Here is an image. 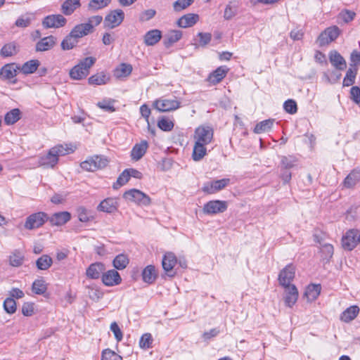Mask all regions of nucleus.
I'll list each match as a JSON object with an SVG mask.
<instances>
[{
  "label": "nucleus",
  "instance_id": "1",
  "mask_svg": "<svg viewBox=\"0 0 360 360\" xmlns=\"http://www.w3.org/2000/svg\"><path fill=\"white\" fill-rule=\"evenodd\" d=\"M96 61V58L91 56L81 60L77 65L70 70V78L75 80H82L86 78Z\"/></svg>",
  "mask_w": 360,
  "mask_h": 360
},
{
  "label": "nucleus",
  "instance_id": "2",
  "mask_svg": "<svg viewBox=\"0 0 360 360\" xmlns=\"http://www.w3.org/2000/svg\"><path fill=\"white\" fill-rule=\"evenodd\" d=\"M108 164V160L101 155H94L80 164L81 167L87 172H94L105 167Z\"/></svg>",
  "mask_w": 360,
  "mask_h": 360
},
{
  "label": "nucleus",
  "instance_id": "3",
  "mask_svg": "<svg viewBox=\"0 0 360 360\" xmlns=\"http://www.w3.org/2000/svg\"><path fill=\"white\" fill-rule=\"evenodd\" d=\"M213 139V130L210 127L200 126L195 130L193 139L194 143L207 145L211 143Z\"/></svg>",
  "mask_w": 360,
  "mask_h": 360
},
{
  "label": "nucleus",
  "instance_id": "4",
  "mask_svg": "<svg viewBox=\"0 0 360 360\" xmlns=\"http://www.w3.org/2000/svg\"><path fill=\"white\" fill-rule=\"evenodd\" d=\"M124 198L140 205L148 206L151 203V199L148 195L135 188L126 191Z\"/></svg>",
  "mask_w": 360,
  "mask_h": 360
},
{
  "label": "nucleus",
  "instance_id": "5",
  "mask_svg": "<svg viewBox=\"0 0 360 360\" xmlns=\"http://www.w3.org/2000/svg\"><path fill=\"white\" fill-rule=\"evenodd\" d=\"M153 106L160 112H168L178 109L180 107V102L176 99L161 98L154 101Z\"/></svg>",
  "mask_w": 360,
  "mask_h": 360
},
{
  "label": "nucleus",
  "instance_id": "6",
  "mask_svg": "<svg viewBox=\"0 0 360 360\" xmlns=\"http://www.w3.org/2000/svg\"><path fill=\"white\" fill-rule=\"evenodd\" d=\"M46 221H48V216L46 213L42 212L34 213L26 219L25 228L28 230L37 229L41 226Z\"/></svg>",
  "mask_w": 360,
  "mask_h": 360
},
{
  "label": "nucleus",
  "instance_id": "7",
  "mask_svg": "<svg viewBox=\"0 0 360 360\" xmlns=\"http://www.w3.org/2000/svg\"><path fill=\"white\" fill-rule=\"evenodd\" d=\"M340 34V29L337 26L328 27L321 33L317 39V43L320 46L328 44L336 39Z\"/></svg>",
  "mask_w": 360,
  "mask_h": 360
},
{
  "label": "nucleus",
  "instance_id": "8",
  "mask_svg": "<svg viewBox=\"0 0 360 360\" xmlns=\"http://www.w3.org/2000/svg\"><path fill=\"white\" fill-rule=\"evenodd\" d=\"M124 13L121 9L110 11L104 19V27L113 29L120 25L123 21Z\"/></svg>",
  "mask_w": 360,
  "mask_h": 360
},
{
  "label": "nucleus",
  "instance_id": "9",
  "mask_svg": "<svg viewBox=\"0 0 360 360\" xmlns=\"http://www.w3.org/2000/svg\"><path fill=\"white\" fill-rule=\"evenodd\" d=\"M67 23V19L62 14H53L46 16L42 21L44 28H60Z\"/></svg>",
  "mask_w": 360,
  "mask_h": 360
},
{
  "label": "nucleus",
  "instance_id": "10",
  "mask_svg": "<svg viewBox=\"0 0 360 360\" xmlns=\"http://www.w3.org/2000/svg\"><path fill=\"white\" fill-rule=\"evenodd\" d=\"M295 276V267L292 264H288L283 268L278 274V282L283 287L291 285Z\"/></svg>",
  "mask_w": 360,
  "mask_h": 360
},
{
  "label": "nucleus",
  "instance_id": "11",
  "mask_svg": "<svg viewBox=\"0 0 360 360\" xmlns=\"http://www.w3.org/2000/svg\"><path fill=\"white\" fill-rule=\"evenodd\" d=\"M227 209V202L222 200H210L205 204L203 212L207 214L222 213Z\"/></svg>",
  "mask_w": 360,
  "mask_h": 360
},
{
  "label": "nucleus",
  "instance_id": "12",
  "mask_svg": "<svg viewBox=\"0 0 360 360\" xmlns=\"http://www.w3.org/2000/svg\"><path fill=\"white\" fill-rule=\"evenodd\" d=\"M230 184V179L224 178L219 180H214L210 183L205 184L202 187V191L208 194H213L218 192Z\"/></svg>",
  "mask_w": 360,
  "mask_h": 360
},
{
  "label": "nucleus",
  "instance_id": "13",
  "mask_svg": "<svg viewBox=\"0 0 360 360\" xmlns=\"http://www.w3.org/2000/svg\"><path fill=\"white\" fill-rule=\"evenodd\" d=\"M358 237V230L351 229L346 232L342 238V248L346 250H353L356 245Z\"/></svg>",
  "mask_w": 360,
  "mask_h": 360
},
{
  "label": "nucleus",
  "instance_id": "14",
  "mask_svg": "<svg viewBox=\"0 0 360 360\" xmlns=\"http://www.w3.org/2000/svg\"><path fill=\"white\" fill-rule=\"evenodd\" d=\"M18 70H20V66L15 63H9L4 65L0 70V77L3 79H13L12 83L15 84L16 79H15L17 75Z\"/></svg>",
  "mask_w": 360,
  "mask_h": 360
},
{
  "label": "nucleus",
  "instance_id": "15",
  "mask_svg": "<svg viewBox=\"0 0 360 360\" xmlns=\"http://www.w3.org/2000/svg\"><path fill=\"white\" fill-rule=\"evenodd\" d=\"M102 281L106 286H115L121 283L122 278L115 269H110L103 272Z\"/></svg>",
  "mask_w": 360,
  "mask_h": 360
},
{
  "label": "nucleus",
  "instance_id": "16",
  "mask_svg": "<svg viewBox=\"0 0 360 360\" xmlns=\"http://www.w3.org/2000/svg\"><path fill=\"white\" fill-rule=\"evenodd\" d=\"M71 219V214L69 212L63 211L53 214L48 217V221L51 226H63L69 221Z\"/></svg>",
  "mask_w": 360,
  "mask_h": 360
},
{
  "label": "nucleus",
  "instance_id": "17",
  "mask_svg": "<svg viewBox=\"0 0 360 360\" xmlns=\"http://www.w3.org/2000/svg\"><path fill=\"white\" fill-rule=\"evenodd\" d=\"M56 44V38L50 35L41 39L35 46V51L42 52L51 50Z\"/></svg>",
  "mask_w": 360,
  "mask_h": 360
},
{
  "label": "nucleus",
  "instance_id": "18",
  "mask_svg": "<svg viewBox=\"0 0 360 360\" xmlns=\"http://www.w3.org/2000/svg\"><path fill=\"white\" fill-rule=\"evenodd\" d=\"M285 288V303L289 307H292L297 300L298 290L295 285L283 287Z\"/></svg>",
  "mask_w": 360,
  "mask_h": 360
},
{
  "label": "nucleus",
  "instance_id": "19",
  "mask_svg": "<svg viewBox=\"0 0 360 360\" xmlns=\"http://www.w3.org/2000/svg\"><path fill=\"white\" fill-rule=\"evenodd\" d=\"M81 6V0H65L61 5L60 11L65 15H71Z\"/></svg>",
  "mask_w": 360,
  "mask_h": 360
},
{
  "label": "nucleus",
  "instance_id": "20",
  "mask_svg": "<svg viewBox=\"0 0 360 360\" xmlns=\"http://www.w3.org/2000/svg\"><path fill=\"white\" fill-rule=\"evenodd\" d=\"M148 148V143L145 140L135 144L131 151V159L135 161H138L141 159L142 157L146 154Z\"/></svg>",
  "mask_w": 360,
  "mask_h": 360
},
{
  "label": "nucleus",
  "instance_id": "21",
  "mask_svg": "<svg viewBox=\"0 0 360 360\" xmlns=\"http://www.w3.org/2000/svg\"><path fill=\"white\" fill-rule=\"evenodd\" d=\"M117 201L115 198H108L100 202L97 210L101 212L112 213L117 210Z\"/></svg>",
  "mask_w": 360,
  "mask_h": 360
},
{
  "label": "nucleus",
  "instance_id": "22",
  "mask_svg": "<svg viewBox=\"0 0 360 360\" xmlns=\"http://www.w3.org/2000/svg\"><path fill=\"white\" fill-rule=\"evenodd\" d=\"M91 25L80 23L74 26L70 33L79 41V39L91 34Z\"/></svg>",
  "mask_w": 360,
  "mask_h": 360
},
{
  "label": "nucleus",
  "instance_id": "23",
  "mask_svg": "<svg viewBox=\"0 0 360 360\" xmlns=\"http://www.w3.org/2000/svg\"><path fill=\"white\" fill-rule=\"evenodd\" d=\"M199 20V15L195 13H188L181 16L177 21V25L182 28L190 27Z\"/></svg>",
  "mask_w": 360,
  "mask_h": 360
},
{
  "label": "nucleus",
  "instance_id": "24",
  "mask_svg": "<svg viewBox=\"0 0 360 360\" xmlns=\"http://www.w3.org/2000/svg\"><path fill=\"white\" fill-rule=\"evenodd\" d=\"M105 271V265L101 262L91 264L86 269V274L87 277L91 279H97L101 274H103Z\"/></svg>",
  "mask_w": 360,
  "mask_h": 360
},
{
  "label": "nucleus",
  "instance_id": "25",
  "mask_svg": "<svg viewBox=\"0 0 360 360\" xmlns=\"http://www.w3.org/2000/svg\"><path fill=\"white\" fill-rule=\"evenodd\" d=\"M229 68L226 66H220L217 68L214 72H212L209 77L208 80L213 84L219 83L226 75Z\"/></svg>",
  "mask_w": 360,
  "mask_h": 360
},
{
  "label": "nucleus",
  "instance_id": "26",
  "mask_svg": "<svg viewBox=\"0 0 360 360\" xmlns=\"http://www.w3.org/2000/svg\"><path fill=\"white\" fill-rule=\"evenodd\" d=\"M162 38V32L160 30L154 29L147 32L144 35V43L146 46H154Z\"/></svg>",
  "mask_w": 360,
  "mask_h": 360
},
{
  "label": "nucleus",
  "instance_id": "27",
  "mask_svg": "<svg viewBox=\"0 0 360 360\" xmlns=\"http://www.w3.org/2000/svg\"><path fill=\"white\" fill-rule=\"evenodd\" d=\"M110 76L104 72H98L91 75L89 79V84L91 85H104L109 82Z\"/></svg>",
  "mask_w": 360,
  "mask_h": 360
},
{
  "label": "nucleus",
  "instance_id": "28",
  "mask_svg": "<svg viewBox=\"0 0 360 360\" xmlns=\"http://www.w3.org/2000/svg\"><path fill=\"white\" fill-rule=\"evenodd\" d=\"M331 64L338 70H344L346 68V61L344 58L336 51H331L329 54Z\"/></svg>",
  "mask_w": 360,
  "mask_h": 360
},
{
  "label": "nucleus",
  "instance_id": "29",
  "mask_svg": "<svg viewBox=\"0 0 360 360\" xmlns=\"http://www.w3.org/2000/svg\"><path fill=\"white\" fill-rule=\"evenodd\" d=\"M176 264V258L172 252L166 253L162 259V265L164 270L167 272H171Z\"/></svg>",
  "mask_w": 360,
  "mask_h": 360
},
{
  "label": "nucleus",
  "instance_id": "30",
  "mask_svg": "<svg viewBox=\"0 0 360 360\" xmlns=\"http://www.w3.org/2000/svg\"><path fill=\"white\" fill-rule=\"evenodd\" d=\"M321 287L320 284H310L307 286L304 296L309 302L314 301L320 295Z\"/></svg>",
  "mask_w": 360,
  "mask_h": 360
},
{
  "label": "nucleus",
  "instance_id": "31",
  "mask_svg": "<svg viewBox=\"0 0 360 360\" xmlns=\"http://www.w3.org/2000/svg\"><path fill=\"white\" fill-rule=\"evenodd\" d=\"M359 312V308L356 305H353L345 309L341 314V321L348 323L354 320Z\"/></svg>",
  "mask_w": 360,
  "mask_h": 360
},
{
  "label": "nucleus",
  "instance_id": "32",
  "mask_svg": "<svg viewBox=\"0 0 360 360\" xmlns=\"http://www.w3.org/2000/svg\"><path fill=\"white\" fill-rule=\"evenodd\" d=\"M58 162V158L56 157L53 153H51V149L49 150V153L40 158L39 164L45 167L53 168Z\"/></svg>",
  "mask_w": 360,
  "mask_h": 360
},
{
  "label": "nucleus",
  "instance_id": "33",
  "mask_svg": "<svg viewBox=\"0 0 360 360\" xmlns=\"http://www.w3.org/2000/svg\"><path fill=\"white\" fill-rule=\"evenodd\" d=\"M143 280L145 283L151 284L157 278L155 268L153 265L147 266L142 271Z\"/></svg>",
  "mask_w": 360,
  "mask_h": 360
},
{
  "label": "nucleus",
  "instance_id": "34",
  "mask_svg": "<svg viewBox=\"0 0 360 360\" xmlns=\"http://www.w3.org/2000/svg\"><path fill=\"white\" fill-rule=\"evenodd\" d=\"M182 37V32L180 30H171L165 36L164 44L166 47L171 46L173 44L177 42Z\"/></svg>",
  "mask_w": 360,
  "mask_h": 360
},
{
  "label": "nucleus",
  "instance_id": "35",
  "mask_svg": "<svg viewBox=\"0 0 360 360\" xmlns=\"http://www.w3.org/2000/svg\"><path fill=\"white\" fill-rule=\"evenodd\" d=\"M360 181V172L357 170L352 171L345 179L344 186L346 188L354 186Z\"/></svg>",
  "mask_w": 360,
  "mask_h": 360
},
{
  "label": "nucleus",
  "instance_id": "36",
  "mask_svg": "<svg viewBox=\"0 0 360 360\" xmlns=\"http://www.w3.org/2000/svg\"><path fill=\"white\" fill-rule=\"evenodd\" d=\"M39 65L40 63L38 60H30L20 67V70L25 75L32 74L37 70Z\"/></svg>",
  "mask_w": 360,
  "mask_h": 360
},
{
  "label": "nucleus",
  "instance_id": "37",
  "mask_svg": "<svg viewBox=\"0 0 360 360\" xmlns=\"http://www.w3.org/2000/svg\"><path fill=\"white\" fill-rule=\"evenodd\" d=\"M206 145L194 143L192 158L195 161L201 160L207 155Z\"/></svg>",
  "mask_w": 360,
  "mask_h": 360
},
{
  "label": "nucleus",
  "instance_id": "38",
  "mask_svg": "<svg viewBox=\"0 0 360 360\" xmlns=\"http://www.w3.org/2000/svg\"><path fill=\"white\" fill-rule=\"evenodd\" d=\"M274 121V119H268L257 123L254 128V132L261 134L269 131L272 128Z\"/></svg>",
  "mask_w": 360,
  "mask_h": 360
},
{
  "label": "nucleus",
  "instance_id": "39",
  "mask_svg": "<svg viewBox=\"0 0 360 360\" xmlns=\"http://www.w3.org/2000/svg\"><path fill=\"white\" fill-rule=\"evenodd\" d=\"M20 119V111L18 108H14L8 112L4 117V122L7 125H11Z\"/></svg>",
  "mask_w": 360,
  "mask_h": 360
},
{
  "label": "nucleus",
  "instance_id": "40",
  "mask_svg": "<svg viewBox=\"0 0 360 360\" xmlns=\"http://www.w3.org/2000/svg\"><path fill=\"white\" fill-rule=\"evenodd\" d=\"M18 52V47L15 42L5 44L1 49V55L3 57H10Z\"/></svg>",
  "mask_w": 360,
  "mask_h": 360
},
{
  "label": "nucleus",
  "instance_id": "41",
  "mask_svg": "<svg viewBox=\"0 0 360 360\" xmlns=\"http://www.w3.org/2000/svg\"><path fill=\"white\" fill-rule=\"evenodd\" d=\"M129 262L127 255L120 254L113 259V266L117 270H122L127 267Z\"/></svg>",
  "mask_w": 360,
  "mask_h": 360
},
{
  "label": "nucleus",
  "instance_id": "42",
  "mask_svg": "<svg viewBox=\"0 0 360 360\" xmlns=\"http://www.w3.org/2000/svg\"><path fill=\"white\" fill-rule=\"evenodd\" d=\"M112 0H90L88 3V10L96 11L107 7Z\"/></svg>",
  "mask_w": 360,
  "mask_h": 360
},
{
  "label": "nucleus",
  "instance_id": "43",
  "mask_svg": "<svg viewBox=\"0 0 360 360\" xmlns=\"http://www.w3.org/2000/svg\"><path fill=\"white\" fill-rule=\"evenodd\" d=\"M79 41L69 33L61 41L60 46L63 51H69L75 48Z\"/></svg>",
  "mask_w": 360,
  "mask_h": 360
},
{
  "label": "nucleus",
  "instance_id": "44",
  "mask_svg": "<svg viewBox=\"0 0 360 360\" xmlns=\"http://www.w3.org/2000/svg\"><path fill=\"white\" fill-rule=\"evenodd\" d=\"M132 66L130 64L122 63L115 70V76L120 77H125L131 74Z\"/></svg>",
  "mask_w": 360,
  "mask_h": 360
},
{
  "label": "nucleus",
  "instance_id": "45",
  "mask_svg": "<svg viewBox=\"0 0 360 360\" xmlns=\"http://www.w3.org/2000/svg\"><path fill=\"white\" fill-rule=\"evenodd\" d=\"M24 261V255L18 250H15L9 257V263L12 266L18 267Z\"/></svg>",
  "mask_w": 360,
  "mask_h": 360
},
{
  "label": "nucleus",
  "instance_id": "46",
  "mask_svg": "<svg viewBox=\"0 0 360 360\" xmlns=\"http://www.w3.org/2000/svg\"><path fill=\"white\" fill-rule=\"evenodd\" d=\"M53 260L51 257L47 255H43L37 261L36 265L39 270H46L52 264Z\"/></svg>",
  "mask_w": 360,
  "mask_h": 360
},
{
  "label": "nucleus",
  "instance_id": "47",
  "mask_svg": "<svg viewBox=\"0 0 360 360\" xmlns=\"http://www.w3.org/2000/svg\"><path fill=\"white\" fill-rule=\"evenodd\" d=\"M357 74V68H349L347 72L346 75L343 79V86H352L355 81V78Z\"/></svg>",
  "mask_w": 360,
  "mask_h": 360
},
{
  "label": "nucleus",
  "instance_id": "48",
  "mask_svg": "<svg viewBox=\"0 0 360 360\" xmlns=\"http://www.w3.org/2000/svg\"><path fill=\"white\" fill-rule=\"evenodd\" d=\"M32 290L37 295H43L46 291L47 286L43 279H38L33 282Z\"/></svg>",
  "mask_w": 360,
  "mask_h": 360
},
{
  "label": "nucleus",
  "instance_id": "49",
  "mask_svg": "<svg viewBox=\"0 0 360 360\" xmlns=\"http://www.w3.org/2000/svg\"><path fill=\"white\" fill-rule=\"evenodd\" d=\"M297 162V159L292 155L282 156L281 160V167L284 169H290L293 167Z\"/></svg>",
  "mask_w": 360,
  "mask_h": 360
},
{
  "label": "nucleus",
  "instance_id": "50",
  "mask_svg": "<svg viewBox=\"0 0 360 360\" xmlns=\"http://www.w3.org/2000/svg\"><path fill=\"white\" fill-rule=\"evenodd\" d=\"M114 103L115 101L112 99H103L99 101L96 105L105 112H112L115 111Z\"/></svg>",
  "mask_w": 360,
  "mask_h": 360
},
{
  "label": "nucleus",
  "instance_id": "51",
  "mask_svg": "<svg viewBox=\"0 0 360 360\" xmlns=\"http://www.w3.org/2000/svg\"><path fill=\"white\" fill-rule=\"evenodd\" d=\"M129 174L128 170L124 169L118 176L116 182L112 185L114 189H118L120 187L126 184L129 180Z\"/></svg>",
  "mask_w": 360,
  "mask_h": 360
},
{
  "label": "nucleus",
  "instance_id": "52",
  "mask_svg": "<svg viewBox=\"0 0 360 360\" xmlns=\"http://www.w3.org/2000/svg\"><path fill=\"white\" fill-rule=\"evenodd\" d=\"M78 219L82 222H88L93 217L90 215V212L83 206L77 208Z\"/></svg>",
  "mask_w": 360,
  "mask_h": 360
},
{
  "label": "nucleus",
  "instance_id": "53",
  "mask_svg": "<svg viewBox=\"0 0 360 360\" xmlns=\"http://www.w3.org/2000/svg\"><path fill=\"white\" fill-rule=\"evenodd\" d=\"M174 124L172 120L165 117H162L158 122V127L165 131H172L174 128Z\"/></svg>",
  "mask_w": 360,
  "mask_h": 360
},
{
  "label": "nucleus",
  "instance_id": "54",
  "mask_svg": "<svg viewBox=\"0 0 360 360\" xmlns=\"http://www.w3.org/2000/svg\"><path fill=\"white\" fill-rule=\"evenodd\" d=\"M101 360H122V358L115 352L106 349L102 352Z\"/></svg>",
  "mask_w": 360,
  "mask_h": 360
},
{
  "label": "nucleus",
  "instance_id": "55",
  "mask_svg": "<svg viewBox=\"0 0 360 360\" xmlns=\"http://www.w3.org/2000/svg\"><path fill=\"white\" fill-rule=\"evenodd\" d=\"M4 308L8 314H13L16 311V303L14 299L8 297L4 302Z\"/></svg>",
  "mask_w": 360,
  "mask_h": 360
},
{
  "label": "nucleus",
  "instance_id": "56",
  "mask_svg": "<svg viewBox=\"0 0 360 360\" xmlns=\"http://www.w3.org/2000/svg\"><path fill=\"white\" fill-rule=\"evenodd\" d=\"M193 1L194 0H176L173 4V7L175 11L179 12L191 6Z\"/></svg>",
  "mask_w": 360,
  "mask_h": 360
},
{
  "label": "nucleus",
  "instance_id": "57",
  "mask_svg": "<svg viewBox=\"0 0 360 360\" xmlns=\"http://www.w3.org/2000/svg\"><path fill=\"white\" fill-rule=\"evenodd\" d=\"M238 12V6L237 5H231L228 4L225 8L224 18L226 20H231L233 18Z\"/></svg>",
  "mask_w": 360,
  "mask_h": 360
},
{
  "label": "nucleus",
  "instance_id": "58",
  "mask_svg": "<svg viewBox=\"0 0 360 360\" xmlns=\"http://www.w3.org/2000/svg\"><path fill=\"white\" fill-rule=\"evenodd\" d=\"M283 108L287 112L291 115L296 113L297 111V103L292 99H288L286 101H285L283 104Z\"/></svg>",
  "mask_w": 360,
  "mask_h": 360
},
{
  "label": "nucleus",
  "instance_id": "59",
  "mask_svg": "<svg viewBox=\"0 0 360 360\" xmlns=\"http://www.w3.org/2000/svg\"><path fill=\"white\" fill-rule=\"evenodd\" d=\"M102 20H103V17L101 15H94V16L90 17L88 19V21L86 22H84V24L86 25L91 26V32L93 33L94 32L95 27L100 25L101 22H102Z\"/></svg>",
  "mask_w": 360,
  "mask_h": 360
},
{
  "label": "nucleus",
  "instance_id": "60",
  "mask_svg": "<svg viewBox=\"0 0 360 360\" xmlns=\"http://www.w3.org/2000/svg\"><path fill=\"white\" fill-rule=\"evenodd\" d=\"M51 149V153H53L57 158H58L59 156H63L68 154L70 150V148L64 147L63 145L56 146Z\"/></svg>",
  "mask_w": 360,
  "mask_h": 360
},
{
  "label": "nucleus",
  "instance_id": "61",
  "mask_svg": "<svg viewBox=\"0 0 360 360\" xmlns=\"http://www.w3.org/2000/svg\"><path fill=\"white\" fill-rule=\"evenodd\" d=\"M153 342V338L150 333L143 335L139 341V345L141 348L150 347Z\"/></svg>",
  "mask_w": 360,
  "mask_h": 360
},
{
  "label": "nucleus",
  "instance_id": "62",
  "mask_svg": "<svg viewBox=\"0 0 360 360\" xmlns=\"http://www.w3.org/2000/svg\"><path fill=\"white\" fill-rule=\"evenodd\" d=\"M88 295L89 298L94 301H98L103 296V292L95 288H89Z\"/></svg>",
  "mask_w": 360,
  "mask_h": 360
},
{
  "label": "nucleus",
  "instance_id": "63",
  "mask_svg": "<svg viewBox=\"0 0 360 360\" xmlns=\"http://www.w3.org/2000/svg\"><path fill=\"white\" fill-rule=\"evenodd\" d=\"M350 68H356L360 65V52L354 50L350 55Z\"/></svg>",
  "mask_w": 360,
  "mask_h": 360
},
{
  "label": "nucleus",
  "instance_id": "64",
  "mask_svg": "<svg viewBox=\"0 0 360 360\" xmlns=\"http://www.w3.org/2000/svg\"><path fill=\"white\" fill-rule=\"evenodd\" d=\"M350 98L356 104L360 103V89L355 86L350 89Z\"/></svg>",
  "mask_w": 360,
  "mask_h": 360
}]
</instances>
